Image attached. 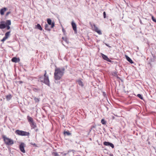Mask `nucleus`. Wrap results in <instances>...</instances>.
I'll use <instances>...</instances> for the list:
<instances>
[{"label":"nucleus","mask_w":156,"mask_h":156,"mask_svg":"<svg viewBox=\"0 0 156 156\" xmlns=\"http://www.w3.org/2000/svg\"><path fill=\"white\" fill-rule=\"evenodd\" d=\"M137 96L139 98H140L141 100L143 99V98L142 95L140 94H138L137 95Z\"/></svg>","instance_id":"nucleus-27"},{"label":"nucleus","mask_w":156,"mask_h":156,"mask_svg":"<svg viewBox=\"0 0 156 156\" xmlns=\"http://www.w3.org/2000/svg\"><path fill=\"white\" fill-rule=\"evenodd\" d=\"M34 100L36 102H38L40 101L39 99L36 97H34Z\"/></svg>","instance_id":"nucleus-25"},{"label":"nucleus","mask_w":156,"mask_h":156,"mask_svg":"<svg viewBox=\"0 0 156 156\" xmlns=\"http://www.w3.org/2000/svg\"><path fill=\"white\" fill-rule=\"evenodd\" d=\"M114 73L115 74V75H116V76H116V77L117 78H119V77L118 76V75H117V74H116V73Z\"/></svg>","instance_id":"nucleus-37"},{"label":"nucleus","mask_w":156,"mask_h":156,"mask_svg":"<svg viewBox=\"0 0 156 156\" xmlns=\"http://www.w3.org/2000/svg\"><path fill=\"white\" fill-rule=\"evenodd\" d=\"M32 89L35 92H37L40 90L39 89L36 87H33Z\"/></svg>","instance_id":"nucleus-23"},{"label":"nucleus","mask_w":156,"mask_h":156,"mask_svg":"<svg viewBox=\"0 0 156 156\" xmlns=\"http://www.w3.org/2000/svg\"><path fill=\"white\" fill-rule=\"evenodd\" d=\"M35 28L41 30H42V28L40 25L39 24H37V25L36 26Z\"/></svg>","instance_id":"nucleus-17"},{"label":"nucleus","mask_w":156,"mask_h":156,"mask_svg":"<svg viewBox=\"0 0 156 156\" xmlns=\"http://www.w3.org/2000/svg\"><path fill=\"white\" fill-rule=\"evenodd\" d=\"M126 57L127 60L131 63H133L132 60L127 55H126Z\"/></svg>","instance_id":"nucleus-16"},{"label":"nucleus","mask_w":156,"mask_h":156,"mask_svg":"<svg viewBox=\"0 0 156 156\" xmlns=\"http://www.w3.org/2000/svg\"><path fill=\"white\" fill-rule=\"evenodd\" d=\"M62 32L64 34V35H65L66 34V30L64 29V28H63V27H62Z\"/></svg>","instance_id":"nucleus-30"},{"label":"nucleus","mask_w":156,"mask_h":156,"mask_svg":"<svg viewBox=\"0 0 156 156\" xmlns=\"http://www.w3.org/2000/svg\"><path fill=\"white\" fill-rule=\"evenodd\" d=\"M71 24L73 30H74L75 32H76V23L74 22V21H72Z\"/></svg>","instance_id":"nucleus-10"},{"label":"nucleus","mask_w":156,"mask_h":156,"mask_svg":"<svg viewBox=\"0 0 156 156\" xmlns=\"http://www.w3.org/2000/svg\"><path fill=\"white\" fill-rule=\"evenodd\" d=\"M101 122L102 124L105 125L106 124V122L104 119H101Z\"/></svg>","instance_id":"nucleus-29"},{"label":"nucleus","mask_w":156,"mask_h":156,"mask_svg":"<svg viewBox=\"0 0 156 156\" xmlns=\"http://www.w3.org/2000/svg\"><path fill=\"white\" fill-rule=\"evenodd\" d=\"M27 119L30 125L31 129H35L37 127L36 123L34 122L33 119L29 116H27Z\"/></svg>","instance_id":"nucleus-4"},{"label":"nucleus","mask_w":156,"mask_h":156,"mask_svg":"<svg viewBox=\"0 0 156 156\" xmlns=\"http://www.w3.org/2000/svg\"><path fill=\"white\" fill-rule=\"evenodd\" d=\"M95 31L99 34H102L101 31L98 28L97 29L95 30Z\"/></svg>","instance_id":"nucleus-21"},{"label":"nucleus","mask_w":156,"mask_h":156,"mask_svg":"<svg viewBox=\"0 0 156 156\" xmlns=\"http://www.w3.org/2000/svg\"><path fill=\"white\" fill-rule=\"evenodd\" d=\"M7 9V8L5 7L2 9L0 11V13L1 15H3L4 14V12L6 11Z\"/></svg>","instance_id":"nucleus-12"},{"label":"nucleus","mask_w":156,"mask_h":156,"mask_svg":"<svg viewBox=\"0 0 156 156\" xmlns=\"http://www.w3.org/2000/svg\"><path fill=\"white\" fill-rule=\"evenodd\" d=\"M152 19L154 22L156 23V19L153 16H152Z\"/></svg>","instance_id":"nucleus-31"},{"label":"nucleus","mask_w":156,"mask_h":156,"mask_svg":"<svg viewBox=\"0 0 156 156\" xmlns=\"http://www.w3.org/2000/svg\"><path fill=\"white\" fill-rule=\"evenodd\" d=\"M110 156H113V154H110Z\"/></svg>","instance_id":"nucleus-40"},{"label":"nucleus","mask_w":156,"mask_h":156,"mask_svg":"<svg viewBox=\"0 0 156 156\" xmlns=\"http://www.w3.org/2000/svg\"><path fill=\"white\" fill-rule=\"evenodd\" d=\"M103 16H104V18H106V14L105 12H103Z\"/></svg>","instance_id":"nucleus-33"},{"label":"nucleus","mask_w":156,"mask_h":156,"mask_svg":"<svg viewBox=\"0 0 156 156\" xmlns=\"http://www.w3.org/2000/svg\"><path fill=\"white\" fill-rule=\"evenodd\" d=\"M2 138L3 139L5 144L9 146H11L14 144L13 140L8 137H7L6 136L3 135Z\"/></svg>","instance_id":"nucleus-3"},{"label":"nucleus","mask_w":156,"mask_h":156,"mask_svg":"<svg viewBox=\"0 0 156 156\" xmlns=\"http://www.w3.org/2000/svg\"><path fill=\"white\" fill-rule=\"evenodd\" d=\"M52 154L54 155V156H59V155L56 152H53L52 153Z\"/></svg>","instance_id":"nucleus-26"},{"label":"nucleus","mask_w":156,"mask_h":156,"mask_svg":"<svg viewBox=\"0 0 156 156\" xmlns=\"http://www.w3.org/2000/svg\"><path fill=\"white\" fill-rule=\"evenodd\" d=\"M92 27L93 29L94 30L96 29H97L98 28L95 24H93V25L92 26Z\"/></svg>","instance_id":"nucleus-24"},{"label":"nucleus","mask_w":156,"mask_h":156,"mask_svg":"<svg viewBox=\"0 0 156 156\" xmlns=\"http://www.w3.org/2000/svg\"><path fill=\"white\" fill-rule=\"evenodd\" d=\"M31 144L33 145L34 146H35L36 145V144L35 143L33 144L32 143H31Z\"/></svg>","instance_id":"nucleus-36"},{"label":"nucleus","mask_w":156,"mask_h":156,"mask_svg":"<svg viewBox=\"0 0 156 156\" xmlns=\"http://www.w3.org/2000/svg\"><path fill=\"white\" fill-rule=\"evenodd\" d=\"M101 55L103 58L108 62H111V61L108 58L107 56L104 55L103 54L101 53Z\"/></svg>","instance_id":"nucleus-9"},{"label":"nucleus","mask_w":156,"mask_h":156,"mask_svg":"<svg viewBox=\"0 0 156 156\" xmlns=\"http://www.w3.org/2000/svg\"><path fill=\"white\" fill-rule=\"evenodd\" d=\"M4 23V21H2L1 22V23H2L1 24H0V28L1 29H3L6 28V26L4 24H3Z\"/></svg>","instance_id":"nucleus-13"},{"label":"nucleus","mask_w":156,"mask_h":156,"mask_svg":"<svg viewBox=\"0 0 156 156\" xmlns=\"http://www.w3.org/2000/svg\"><path fill=\"white\" fill-rule=\"evenodd\" d=\"M103 144L105 145L106 146H110L112 148H113L114 147V144L110 142L105 141L104 142Z\"/></svg>","instance_id":"nucleus-8"},{"label":"nucleus","mask_w":156,"mask_h":156,"mask_svg":"<svg viewBox=\"0 0 156 156\" xmlns=\"http://www.w3.org/2000/svg\"><path fill=\"white\" fill-rule=\"evenodd\" d=\"M77 81L79 85L82 87L83 86V83L82 82L81 80H78Z\"/></svg>","instance_id":"nucleus-19"},{"label":"nucleus","mask_w":156,"mask_h":156,"mask_svg":"<svg viewBox=\"0 0 156 156\" xmlns=\"http://www.w3.org/2000/svg\"><path fill=\"white\" fill-rule=\"evenodd\" d=\"M11 61L13 62L16 63L19 62L20 61V59L19 58L15 57L12 59Z\"/></svg>","instance_id":"nucleus-11"},{"label":"nucleus","mask_w":156,"mask_h":156,"mask_svg":"<svg viewBox=\"0 0 156 156\" xmlns=\"http://www.w3.org/2000/svg\"><path fill=\"white\" fill-rule=\"evenodd\" d=\"M47 22L48 24L49 25H51V28H52L55 26V23L54 22H52V21L50 19H47Z\"/></svg>","instance_id":"nucleus-6"},{"label":"nucleus","mask_w":156,"mask_h":156,"mask_svg":"<svg viewBox=\"0 0 156 156\" xmlns=\"http://www.w3.org/2000/svg\"><path fill=\"white\" fill-rule=\"evenodd\" d=\"M66 154H64V155H66Z\"/></svg>","instance_id":"nucleus-43"},{"label":"nucleus","mask_w":156,"mask_h":156,"mask_svg":"<svg viewBox=\"0 0 156 156\" xmlns=\"http://www.w3.org/2000/svg\"><path fill=\"white\" fill-rule=\"evenodd\" d=\"M10 31H9V32H6L5 34V37L7 38H8V37H9V36L10 35Z\"/></svg>","instance_id":"nucleus-20"},{"label":"nucleus","mask_w":156,"mask_h":156,"mask_svg":"<svg viewBox=\"0 0 156 156\" xmlns=\"http://www.w3.org/2000/svg\"><path fill=\"white\" fill-rule=\"evenodd\" d=\"M12 97V96L10 94H9L6 95V98L7 101H8L10 100Z\"/></svg>","instance_id":"nucleus-15"},{"label":"nucleus","mask_w":156,"mask_h":156,"mask_svg":"<svg viewBox=\"0 0 156 156\" xmlns=\"http://www.w3.org/2000/svg\"><path fill=\"white\" fill-rule=\"evenodd\" d=\"M65 70L64 67H58L55 66L54 73V78L56 80H60L63 76Z\"/></svg>","instance_id":"nucleus-1"},{"label":"nucleus","mask_w":156,"mask_h":156,"mask_svg":"<svg viewBox=\"0 0 156 156\" xmlns=\"http://www.w3.org/2000/svg\"><path fill=\"white\" fill-rule=\"evenodd\" d=\"M46 71H45L44 77H41L40 78V80L41 82H43L48 86H50V82L48 76L46 75Z\"/></svg>","instance_id":"nucleus-2"},{"label":"nucleus","mask_w":156,"mask_h":156,"mask_svg":"<svg viewBox=\"0 0 156 156\" xmlns=\"http://www.w3.org/2000/svg\"><path fill=\"white\" fill-rule=\"evenodd\" d=\"M51 26L48 24H46L45 26V30L48 31L51 30Z\"/></svg>","instance_id":"nucleus-14"},{"label":"nucleus","mask_w":156,"mask_h":156,"mask_svg":"<svg viewBox=\"0 0 156 156\" xmlns=\"http://www.w3.org/2000/svg\"><path fill=\"white\" fill-rule=\"evenodd\" d=\"M6 28L8 30H9L10 29V27L9 26L6 25Z\"/></svg>","instance_id":"nucleus-34"},{"label":"nucleus","mask_w":156,"mask_h":156,"mask_svg":"<svg viewBox=\"0 0 156 156\" xmlns=\"http://www.w3.org/2000/svg\"><path fill=\"white\" fill-rule=\"evenodd\" d=\"M155 56L153 55V57L152 58H151L150 59V61L151 62H154L155 61Z\"/></svg>","instance_id":"nucleus-28"},{"label":"nucleus","mask_w":156,"mask_h":156,"mask_svg":"<svg viewBox=\"0 0 156 156\" xmlns=\"http://www.w3.org/2000/svg\"><path fill=\"white\" fill-rule=\"evenodd\" d=\"M106 45L107 46H108V47H109V46H108V44H106Z\"/></svg>","instance_id":"nucleus-41"},{"label":"nucleus","mask_w":156,"mask_h":156,"mask_svg":"<svg viewBox=\"0 0 156 156\" xmlns=\"http://www.w3.org/2000/svg\"><path fill=\"white\" fill-rule=\"evenodd\" d=\"M5 25H8L9 26L11 24V22L10 20H7L6 21L5 24Z\"/></svg>","instance_id":"nucleus-18"},{"label":"nucleus","mask_w":156,"mask_h":156,"mask_svg":"<svg viewBox=\"0 0 156 156\" xmlns=\"http://www.w3.org/2000/svg\"><path fill=\"white\" fill-rule=\"evenodd\" d=\"M20 84L22 83H23V82L22 81H20L19 82Z\"/></svg>","instance_id":"nucleus-38"},{"label":"nucleus","mask_w":156,"mask_h":156,"mask_svg":"<svg viewBox=\"0 0 156 156\" xmlns=\"http://www.w3.org/2000/svg\"><path fill=\"white\" fill-rule=\"evenodd\" d=\"M7 39V38H6L5 37H4L3 38L2 40H1V41L3 42V41H5Z\"/></svg>","instance_id":"nucleus-32"},{"label":"nucleus","mask_w":156,"mask_h":156,"mask_svg":"<svg viewBox=\"0 0 156 156\" xmlns=\"http://www.w3.org/2000/svg\"><path fill=\"white\" fill-rule=\"evenodd\" d=\"M15 133L17 135L21 136H29L30 134L29 132L24 131L20 130H17L15 132Z\"/></svg>","instance_id":"nucleus-5"},{"label":"nucleus","mask_w":156,"mask_h":156,"mask_svg":"<svg viewBox=\"0 0 156 156\" xmlns=\"http://www.w3.org/2000/svg\"><path fill=\"white\" fill-rule=\"evenodd\" d=\"M10 13V12H7L6 14V16H7Z\"/></svg>","instance_id":"nucleus-35"},{"label":"nucleus","mask_w":156,"mask_h":156,"mask_svg":"<svg viewBox=\"0 0 156 156\" xmlns=\"http://www.w3.org/2000/svg\"><path fill=\"white\" fill-rule=\"evenodd\" d=\"M64 134L65 135H67L69 136L71 135V133H70L69 131H64Z\"/></svg>","instance_id":"nucleus-22"},{"label":"nucleus","mask_w":156,"mask_h":156,"mask_svg":"<svg viewBox=\"0 0 156 156\" xmlns=\"http://www.w3.org/2000/svg\"><path fill=\"white\" fill-rule=\"evenodd\" d=\"M24 146L25 144L24 143H22L20 144L19 147L20 150L21 152L23 153H25V151L24 149Z\"/></svg>","instance_id":"nucleus-7"},{"label":"nucleus","mask_w":156,"mask_h":156,"mask_svg":"<svg viewBox=\"0 0 156 156\" xmlns=\"http://www.w3.org/2000/svg\"><path fill=\"white\" fill-rule=\"evenodd\" d=\"M38 129H36V131L37 132V131H38Z\"/></svg>","instance_id":"nucleus-42"},{"label":"nucleus","mask_w":156,"mask_h":156,"mask_svg":"<svg viewBox=\"0 0 156 156\" xmlns=\"http://www.w3.org/2000/svg\"><path fill=\"white\" fill-rule=\"evenodd\" d=\"M62 39L63 40H65L66 39V38H65L64 37H62Z\"/></svg>","instance_id":"nucleus-39"}]
</instances>
